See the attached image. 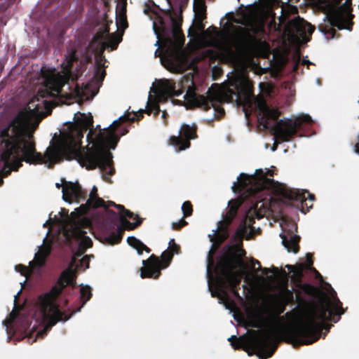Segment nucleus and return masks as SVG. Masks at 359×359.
<instances>
[{
    "label": "nucleus",
    "instance_id": "obj_1",
    "mask_svg": "<svg viewBox=\"0 0 359 359\" xmlns=\"http://www.w3.org/2000/svg\"><path fill=\"white\" fill-rule=\"evenodd\" d=\"M79 114L81 117L75 114L74 123H70L68 131L62 133L60 139L48 147L42 156L36 151L34 136L28 131L31 110L20 111L0 133V157L4 163L0 175L7 177L12 170L18 171L23 161L29 164L48 163V167L52 168L64 159H76L86 169H95L102 155V140H98V144L90 150L81 147L83 132L93 127V120L92 116Z\"/></svg>",
    "mask_w": 359,
    "mask_h": 359
},
{
    "label": "nucleus",
    "instance_id": "obj_2",
    "mask_svg": "<svg viewBox=\"0 0 359 359\" xmlns=\"http://www.w3.org/2000/svg\"><path fill=\"white\" fill-rule=\"evenodd\" d=\"M333 299L332 304L330 298H326L325 304L316 306L307 312L304 320L283 329L281 339L292 344L294 348L317 341L320 337L323 324L327 320L337 323L344 313L342 303L335 291H333Z\"/></svg>",
    "mask_w": 359,
    "mask_h": 359
},
{
    "label": "nucleus",
    "instance_id": "obj_3",
    "mask_svg": "<svg viewBox=\"0 0 359 359\" xmlns=\"http://www.w3.org/2000/svg\"><path fill=\"white\" fill-rule=\"evenodd\" d=\"M233 87L222 91L218 88L217 84L215 83L208 90L206 96L198 94L194 86L189 87L184 96V105L189 109L198 108L203 111H208L212 107L215 111V116L220 119L225 114L224 108L220 106L222 102H236L239 104L251 103L252 91L247 83L240 82L236 83Z\"/></svg>",
    "mask_w": 359,
    "mask_h": 359
},
{
    "label": "nucleus",
    "instance_id": "obj_4",
    "mask_svg": "<svg viewBox=\"0 0 359 359\" xmlns=\"http://www.w3.org/2000/svg\"><path fill=\"white\" fill-rule=\"evenodd\" d=\"M160 106L156 101H149L147 103V109H140L137 113H133L131 116L130 114H124L120 116L117 120L114 121L108 128H104L103 130H100L96 135L95 140L92 139L93 142V145L89 147H86L85 151L90 150L98 144V140H102V155L100 160L97 161V166L102 172V179L109 183L111 182V176L115 173V168L113 165L112 154L109 151V149H114L119 141V137L116 134V130H118L121 125L124 122H135L140 121L143 118L144 112H146L148 115L154 112L156 115H158L160 112Z\"/></svg>",
    "mask_w": 359,
    "mask_h": 359
},
{
    "label": "nucleus",
    "instance_id": "obj_5",
    "mask_svg": "<svg viewBox=\"0 0 359 359\" xmlns=\"http://www.w3.org/2000/svg\"><path fill=\"white\" fill-rule=\"evenodd\" d=\"M75 259L73 258L67 268L62 271L49 292L39 295L40 309L46 320L44 332L50 330L57 323L67 321L70 316L61 311L55 303L57 298L62 293L67 286L72 288L76 286V269L74 268Z\"/></svg>",
    "mask_w": 359,
    "mask_h": 359
},
{
    "label": "nucleus",
    "instance_id": "obj_6",
    "mask_svg": "<svg viewBox=\"0 0 359 359\" xmlns=\"http://www.w3.org/2000/svg\"><path fill=\"white\" fill-rule=\"evenodd\" d=\"M260 109L262 112L260 123L270 129L276 140L280 142H290L298 131L313 122L311 117L307 114L294 119L278 120L280 111L278 109L270 108L265 102L260 106Z\"/></svg>",
    "mask_w": 359,
    "mask_h": 359
},
{
    "label": "nucleus",
    "instance_id": "obj_7",
    "mask_svg": "<svg viewBox=\"0 0 359 359\" xmlns=\"http://www.w3.org/2000/svg\"><path fill=\"white\" fill-rule=\"evenodd\" d=\"M76 51L72 50L66 55L65 62L62 63L64 74L60 73L53 74L47 76L43 82V88H40L37 93V96L45 97H57L65 96L62 94L63 86L68 83L69 80L73 78L72 67L73 63L77 61ZM76 79V78H75Z\"/></svg>",
    "mask_w": 359,
    "mask_h": 359
},
{
    "label": "nucleus",
    "instance_id": "obj_8",
    "mask_svg": "<svg viewBox=\"0 0 359 359\" xmlns=\"http://www.w3.org/2000/svg\"><path fill=\"white\" fill-rule=\"evenodd\" d=\"M243 266V261L219 259L215 269L217 273V288L212 292V296L219 297L220 292L227 295L224 290L226 286L229 288H240L241 277L236 269Z\"/></svg>",
    "mask_w": 359,
    "mask_h": 359
},
{
    "label": "nucleus",
    "instance_id": "obj_9",
    "mask_svg": "<svg viewBox=\"0 0 359 359\" xmlns=\"http://www.w3.org/2000/svg\"><path fill=\"white\" fill-rule=\"evenodd\" d=\"M233 34H229V32L225 34L226 39V50L229 54L232 53V47L238 51L248 50L257 43L256 34L263 31L262 27H252L250 29L230 25Z\"/></svg>",
    "mask_w": 359,
    "mask_h": 359
},
{
    "label": "nucleus",
    "instance_id": "obj_10",
    "mask_svg": "<svg viewBox=\"0 0 359 359\" xmlns=\"http://www.w3.org/2000/svg\"><path fill=\"white\" fill-rule=\"evenodd\" d=\"M340 0H311L314 6L326 14L329 25H320L318 28L325 34H331L332 37L336 34V27H344V18L341 9H334V3H339Z\"/></svg>",
    "mask_w": 359,
    "mask_h": 359
},
{
    "label": "nucleus",
    "instance_id": "obj_11",
    "mask_svg": "<svg viewBox=\"0 0 359 359\" xmlns=\"http://www.w3.org/2000/svg\"><path fill=\"white\" fill-rule=\"evenodd\" d=\"M238 181L237 187L239 190L246 191L250 196H255L264 189H270L275 184L273 179L266 177L262 169L256 170L253 175L241 173Z\"/></svg>",
    "mask_w": 359,
    "mask_h": 359
},
{
    "label": "nucleus",
    "instance_id": "obj_12",
    "mask_svg": "<svg viewBox=\"0 0 359 359\" xmlns=\"http://www.w3.org/2000/svg\"><path fill=\"white\" fill-rule=\"evenodd\" d=\"M173 253L169 250L163 252L160 258L152 254L147 260H143L140 276L142 278L157 279L161 274V269H166L171 263Z\"/></svg>",
    "mask_w": 359,
    "mask_h": 359
},
{
    "label": "nucleus",
    "instance_id": "obj_13",
    "mask_svg": "<svg viewBox=\"0 0 359 359\" xmlns=\"http://www.w3.org/2000/svg\"><path fill=\"white\" fill-rule=\"evenodd\" d=\"M241 205V202L238 200H231L229 202L228 210L225 216L222 220L218 222L217 228L213 231L214 235L210 236L211 241L221 244L229 238V226L236 216Z\"/></svg>",
    "mask_w": 359,
    "mask_h": 359
},
{
    "label": "nucleus",
    "instance_id": "obj_14",
    "mask_svg": "<svg viewBox=\"0 0 359 359\" xmlns=\"http://www.w3.org/2000/svg\"><path fill=\"white\" fill-rule=\"evenodd\" d=\"M251 348L253 353L261 359H266L273 355L277 345L273 343L271 333L265 332L262 334L252 338Z\"/></svg>",
    "mask_w": 359,
    "mask_h": 359
},
{
    "label": "nucleus",
    "instance_id": "obj_15",
    "mask_svg": "<svg viewBox=\"0 0 359 359\" xmlns=\"http://www.w3.org/2000/svg\"><path fill=\"white\" fill-rule=\"evenodd\" d=\"M243 238L244 236L234 233L231 237V241L234 243L229 244L224 248L219 259L243 261V257L246 255L245 250L243 248Z\"/></svg>",
    "mask_w": 359,
    "mask_h": 359
},
{
    "label": "nucleus",
    "instance_id": "obj_16",
    "mask_svg": "<svg viewBox=\"0 0 359 359\" xmlns=\"http://www.w3.org/2000/svg\"><path fill=\"white\" fill-rule=\"evenodd\" d=\"M196 130V125L190 126L188 124H183L179 136H171L170 143L179 150H184L190 147V140L197 137Z\"/></svg>",
    "mask_w": 359,
    "mask_h": 359
},
{
    "label": "nucleus",
    "instance_id": "obj_17",
    "mask_svg": "<svg viewBox=\"0 0 359 359\" xmlns=\"http://www.w3.org/2000/svg\"><path fill=\"white\" fill-rule=\"evenodd\" d=\"M64 186L62 187V198L64 201L71 202L75 200L77 202L85 200L87 192L79 183L66 182L65 179L62 180Z\"/></svg>",
    "mask_w": 359,
    "mask_h": 359
},
{
    "label": "nucleus",
    "instance_id": "obj_18",
    "mask_svg": "<svg viewBox=\"0 0 359 359\" xmlns=\"http://www.w3.org/2000/svg\"><path fill=\"white\" fill-rule=\"evenodd\" d=\"M87 232L78 224H74L67 231V236L79 241V248L85 251L93 246V241L86 236Z\"/></svg>",
    "mask_w": 359,
    "mask_h": 359
},
{
    "label": "nucleus",
    "instance_id": "obj_19",
    "mask_svg": "<svg viewBox=\"0 0 359 359\" xmlns=\"http://www.w3.org/2000/svg\"><path fill=\"white\" fill-rule=\"evenodd\" d=\"M280 193L281 196L285 199L301 203L302 212L304 213L306 212L304 210V208H306V211H309L313 207V203H310V201L307 203L306 196L304 193H300L299 189L283 187L280 189Z\"/></svg>",
    "mask_w": 359,
    "mask_h": 359
},
{
    "label": "nucleus",
    "instance_id": "obj_20",
    "mask_svg": "<svg viewBox=\"0 0 359 359\" xmlns=\"http://www.w3.org/2000/svg\"><path fill=\"white\" fill-rule=\"evenodd\" d=\"M290 26L292 32L303 39H306L308 35L311 36L315 30L314 27L299 17L291 20Z\"/></svg>",
    "mask_w": 359,
    "mask_h": 359
},
{
    "label": "nucleus",
    "instance_id": "obj_21",
    "mask_svg": "<svg viewBox=\"0 0 359 359\" xmlns=\"http://www.w3.org/2000/svg\"><path fill=\"white\" fill-rule=\"evenodd\" d=\"M117 209L119 210L122 223L128 225V229H134L142 223V218L129 210L126 209L123 205H118Z\"/></svg>",
    "mask_w": 359,
    "mask_h": 359
},
{
    "label": "nucleus",
    "instance_id": "obj_22",
    "mask_svg": "<svg viewBox=\"0 0 359 359\" xmlns=\"http://www.w3.org/2000/svg\"><path fill=\"white\" fill-rule=\"evenodd\" d=\"M280 236L282 238L283 245L288 252H293L294 253H297L299 252V243L300 241L299 236L292 234V232H290L288 236L284 233H280Z\"/></svg>",
    "mask_w": 359,
    "mask_h": 359
},
{
    "label": "nucleus",
    "instance_id": "obj_23",
    "mask_svg": "<svg viewBox=\"0 0 359 359\" xmlns=\"http://www.w3.org/2000/svg\"><path fill=\"white\" fill-rule=\"evenodd\" d=\"M285 268L293 273L291 276V280L294 287L302 283L304 276V270L306 269L304 264L299 263L296 265L287 264Z\"/></svg>",
    "mask_w": 359,
    "mask_h": 359
},
{
    "label": "nucleus",
    "instance_id": "obj_24",
    "mask_svg": "<svg viewBox=\"0 0 359 359\" xmlns=\"http://www.w3.org/2000/svg\"><path fill=\"white\" fill-rule=\"evenodd\" d=\"M351 0H340L339 3H334V9H341V13H343L344 18V22L343 23L344 27H337L339 29H347L351 30L352 24H350L348 19L346 15L348 13L351 11Z\"/></svg>",
    "mask_w": 359,
    "mask_h": 359
},
{
    "label": "nucleus",
    "instance_id": "obj_25",
    "mask_svg": "<svg viewBox=\"0 0 359 359\" xmlns=\"http://www.w3.org/2000/svg\"><path fill=\"white\" fill-rule=\"evenodd\" d=\"M73 93L77 98V102L81 104L85 101L91 100L96 93L92 91L88 86H85L83 88H80L78 84L75 86Z\"/></svg>",
    "mask_w": 359,
    "mask_h": 359
},
{
    "label": "nucleus",
    "instance_id": "obj_26",
    "mask_svg": "<svg viewBox=\"0 0 359 359\" xmlns=\"http://www.w3.org/2000/svg\"><path fill=\"white\" fill-rule=\"evenodd\" d=\"M86 205L93 208H104L107 209L105 201L98 196L97 189L95 186H93L90 193V197L86 203Z\"/></svg>",
    "mask_w": 359,
    "mask_h": 359
},
{
    "label": "nucleus",
    "instance_id": "obj_27",
    "mask_svg": "<svg viewBox=\"0 0 359 359\" xmlns=\"http://www.w3.org/2000/svg\"><path fill=\"white\" fill-rule=\"evenodd\" d=\"M104 62L105 58L102 55L96 59L93 79L95 80L97 83H102L106 76Z\"/></svg>",
    "mask_w": 359,
    "mask_h": 359
},
{
    "label": "nucleus",
    "instance_id": "obj_28",
    "mask_svg": "<svg viewBox=\"0 0 359 359\" xmlns=\"http://www.w3.org/2000/svg\"><path fill=\"white\" fill-rule=\"evenodd\" d=\"M123 229L118 226L115 230H112L106 234L105 240L110 245L119 243L123 237Z\"/></svg>",
    "mask_w": 359,
    "mask_h": 359
},
{
    "label": "nucleus",
    "instance_id": "obj_29",
    "mask_svg": "<svg viewBox=\"0 0 359 359\" xmlns=\"http://www.w3.org/2000/svg\"><path fill=\"white\" fill-rule=\"evenodd\" d=\"M127 242L129 245L135 248L139 255H142L143 251L149 253L151 249L145 245L142 241L134 236H129L127 238Z\"/></svg>",
    "mask_w": 359,
    "mask_h": 359
},
{
    "label": "nucleus",
    "instance_id": "obj_30",
    "mask_svg": "<svg viewBox=\"0 0 359 359\" xmlns=\"http://www.w3.org/2000/svg\"><path fill=\"white\" fill-rule=\"evenodd\" d=\"M273 299L272 308L273 310L276 313L277 315L283 313L286 308L287 302H285L281 299V297L278 296L276 294L271 295Z\"/></svg>",
    "mask_w": 359,
    "mask_h": 359
},
{
    "label": "nucleus",
    "instance_id": "obj_31",
    "mask_svg": "<svg viewBox=\"0 0 359 359\" xmlns=\"http://www.w3.org/2000/svg\"><path fill=\"white\" fill-rule=\"evenodd\" d=\"M297 289L294 290L297 295H300V290L303 291L305 294L309 296H314L317 292V288L310 283H301L300 284L295 286Z\"/></svg>",
    "mask_w": 359,
    "mask_h": 359
},
{
    "label": "nucleus",
    "instance_id": "obj_32",
    "mask_svg": "<svg viewBox=\"0 0 359 359\" xmlns=\"http://www.w3.org/2000/svg\"><path fill=\"white\" fill-rule=\"evenodd\" d=\"M50 253L49 250L40 251L35 255L34 259L29 262V267H34V265L41 267L44 265L46 258Z\"/></svg>",
    "mask_w": 359,
    "mask_h": 359
},
{
    "label": "nucleus",
    "instance_id": "obj_33",
    "mask_svg": "<svg viewBox=\"0 0 359 359\" xmlns=\"http://www.w3.org/2000/svg\"><path fill=\"white\" fill-rule=\"evenodd\" d=\"M228 340L230 341L231 345L233 349H243L244 351H247L246 348L243 347L245 342V336L237 337L235 335H232L231 337L228 339Z\"/></svg>",
    "mask_w": 359,
    "mask_h": 359
},
{
    "label": "nucleus",
    "instance_id": "obj_34",
    "mask_svg": "<svg viewBox=\"0 0 359 359\" xmlns=\"http://www.w3.org/2000/svg\"><path fill=\"white\" fill-rule=\"evenodd\" d=\"M121 39L118 38L116 35L113 34L107 39V41L102 43V46L104 48L106 46L109 47L111 50H116L118 43L121 42Z\"/></svg>",
    "mask_w": 359,
    "mask_h": 359
},
{
    "label": "nucleus",
    "instance_id": "obj_35",
    "mask_svg": "<svg viewBox=\"0 0 359 359\" xmlns=\"http://www.w3.org/2000/svg\"><path fill=\"white\" fill-rule=\"evenodd\" d=\"M172 20V36L175 39H178L179 38L182 37V43L184 42V35L182 34V29L180 28L181 24L177 22V20L174 18H171Z\"/></svg>",
    "mask_w": 359,
    "mask_h": 359
},
{
    "label": "nucleus",
    "instance_id": "obj_36",
    "mask_svg": "<svg viewBox=\"0 0 359 359\" xmlns=\"http://www.w3.org/2000/svg\"><path fill=\"white\" fill-rule=\"evenodd\" d=\"M92 297L91 288L88 285L81 286L80 289V297L83 306Z\"/></svg>",
    "mask_w": 359,
    "mask_h": 359
},
{
    "label": "nucleus",
    "instance_id": "obj_37",
    "mask_svg": "<svg viewBox=\"0 0 359 359\" xmlns=\"http://www.w3.org/2000/svg\"><path fill=\"white\" fill-rule=\"evenodd\" d=\"M277 294L278 296L281 297L280 298L283 302H287V305L294 301L293 292L287 288L282 292Z\"/></svg>",
    "mask_w": 359,
    "mask_h": 359
},
{
    "label": "nucleus",
    "instance_id": "obj_38",
    "mask_svg": "<svg viewBox=\"0 0 359 359\" xmlns=\"http://www.w3.org/2000/svg\"><path fill=\"white\" fill-rule=\"evenodd\" d=\"M182 210L184 217H190L193 213V205L189 201L184 202L182 205Z\"/></svg>",
    "mask_w": 359,
    "mask_h": 359
},
{
    "label": "nucleus",
    "instance_id": "obj_39",
    "mask_svg": "<svg viewBox=\"0 0 359 359\" xmlns=\"http://www.w3.org/2000/svg\"><path fill=\"white\" fill-rule=\"evenodd\" d=\"M168 83L170 81H168ZM168 92L171 96L177 97L183 93L182 89L176 90L175 89V83H169L167 86Z\"/></svg>",
    "mask_w": 359,
    "mask_h": 359
},
{
    "label": "nucleus",
    "instance_id": "obj_40",
    "mask_svg": "<svg viewBox=\"0 0 359 359\" xmlns=\"http://www.w3.org/2000/svg\"><path fill=\"white\" fill-rule=\"evenodd\" d=\"M312 257L313 255L311 253H307L306 255V263L304 264L306 265V269L312 271H315L316 273H317L318 276H320V274L316 271V269L314 267H313V262Z\"/></svg>",
    "mask_w": 359,
    "mask_h": 359
},
{
    "label": "nucleus",
    "instance_id": "obj_41",
    "mask_svg": "<svg viewBox=\"0 0 359 359\" xmlns=\"http://www.w3.org/2000/svg\"><path fill=\"white\" fill-rule=\"evenodd\" d=\"M247 229H248V226H247L246 220L242 221L240 223V224H239L238 227L237 228L235 233L245 237V234L247 233Z\"/></svg>",
    "mask_w": 359,
    "mask_h": 359
},
{
    "label": "nucleus",
    "instance_id": "obj_42",
    "mask_svg": "<svg viewBox=\"0 0 359 359\" xmlns=\"http://www.w3.org/2000/svg\"><path fill=\"white\" fill-rule=\"evenodd\" d=\"M187 224H188V222L184 219L182 218L178 222L172 223V229L175 231H179L182 227L187 226Z\"/></svg>",
    "mask_w": 359,
    "mask_h": 359
},
{
    "label": "nucleus",
    "instance_id": "obj_43",
    "mask_svg": "<svg viewBox=\"0 0 359 359\" xmlns=\"http://www.w3.org/2000/svg\"><path fill=\"white\" fill-rule=\"evenodd\" d=\"M205 18V13L203 11H201L197 20V27L198 29L201 31L203 30L205 28V25L203 23V20Z\"/></svg>",
    "mask_w": 359,
    "mask_h": 359
},
{
    "label": "nucleus",
    "instance_id": "obj_44",
    "mask_svg": "<svg viewBox=\"0 0 359 359\" xmlns=\"http://www.w3.org/2000/svg\"><path fill=\"white\" fill-rule=\"evenodd\" d=\"M15 270L22 275L25 276L27 272L29 271V268L23 264H18L15 266Z\"/></svg>",
    "mask_w": 359,
    "mask_h": 359
},
{
    "label": "nucleus",
    "instance_id": "obj_45",
    "mask_svg": "<svg viewBox=\"0 0 359 359\" xmlns=\"http://www.w3.org/2000/svg\"><path fill=\"white\" fill-rule=\"evenodd\" d=\"M109 32V29L108 27H106L104 31L101 33H97L93 38L95 41L102 40L104 38V34H108Z\"/></svg>",
    "mask_w": 359,
    "mask_h": 359
},
{
    "label": "nucleus",
    "instance_id": "obj_46",
    "mask_svg": "<svg viewBox=\"0 0 359 359\" xmlns=\"http://www.w3.org/2000/svg\"><path fill=\"white\" fill-rule=\"evenodd\" d=\"M300 193H304L305 196H306V199L308 198L310 201V203H313L315 200V195L313 194H311L309 191L305 190V191H300Z\"/></svg>",
    "mask_w": 359,
    "mask_h": 359
},
{
    "label": "nucleus",
    "instance_id": "obj_47",
    "mask_svg": "<svg viewBox=\"0 0 359 359\" xmlns=\"http://www.w3.org/2000/svg\"><path fill=\"white\" fill-rule=\"evenodd\" d=\"M170 252H172L174 254H179L180 252V246L175 243V245H172L170 248H168Z\"/></svg>",
    "mask_w": 359,
    "mask_h": 359
},
{
    "label": "nucleus",
    "instance_id": "obj_48",
    "mask_svg": "<svg viewBox=\"0 0 359 359\" xmlns=\"http://www.w3.org/2000/svg\"><path fill=\"white\" fill-rule=\"evenodd\" d=\"M247 222V226H250L255 223V219L253 217L248 216V215H246L243 221Z\"/></svg>",
    "mask_w": 359,
    "mask_h": 359
},
{
    "label": "nucleus",
    "instance_id": "obj_49",
    "mask_svg": "<svg viewBox=\"0 0 359 359\" xmlns=\"http://www.w3.org/2000/svg\"><path fill=\"white\" fill-rule=\"evenodd\" d=\"M212 253V251H210L209 254H208V273H209V270H210V265H212V266L214 265V261H213Z\"/></svg>",
    "mask_w": 359,
    "mask_h": 359
},
{
    "label": "nucleus",
    "instance_id": "obj_50",
    "mask_svg": "<svg viewBox=\"0 0 359 359\" xmlns=\"http://www.w3.org/2000/svg\"><path fill=\"white\" fill-rule=\"evenodd\" d=\"M262 271L264 274H268L269 273H271V272H278V269L277 267H273L272 269L271 270L270 269H268V268H264L262 269Z\"/></svg>",
    "mask_w": 359,
    "mask_h": 359
},
{
    "label": "nucleus",
    "instance_id": "obj_51",
    "mask_svg": "<svg viewBox=\"0 0 359 359\" xmlns=\"http://www.w3.org/2000/svg\"><path fill=\"white\" fill-rule=\"evenodd\" d=\"M299 64H300V57H298V58L296 60V61L294 62V63L293 65V67H292L293 72H297V70L299 69Z\"/></svg>",
    "mask_w": 359,
    "mask_h": 359
},
{
    "label": "nucleus",
    "instance_id": "obj_52",
    "mask_svg": "<svg viewBox=\"0 0 359 359\" xmlns=\"http://www.w3.org/2000/svg\"><path fill=\"white\" fill-rule=\"evenodd\" d=\"M241 13L242 17L245 19H248L251 16V13L249 11L242 10Z\"/></svg>",
    "mask_w": 359,
    "mask_h": 359
},
{
    "label": "nucleus",
    "instance_id": "obj_53",
    "mask_svg": "<svg viewBox=\"0 0 359 359\" xmlns=\"http://www.w3.org/2000/svg\"><path fill=\"white\" fill-rule=\"evenodd\" d=\"M240 288H229V290H231V292H232V294H233V296L236 298H238L240 299L241 298V296L239 294V292H238V290Z\"/></svg>",
    "mask_w": 359,
    "mask_h": 359
},
{
    "label": "nucleus",
    "instance_id": "obj_54",
    "mask_svg": "<svg viewBox=\"0 0 359 359\" xmlns=\"http://www.w3.org/2000/svg\"><path fill=\"white\" fill-rule=\"evenodd\" d=\"M212 29V32H213V34L216 35V36H218L219 34V32L218 30V28L215 27V26H211L210 28H208L207 29V32L210 29Z\"/></svg>",
    "mask_w": 359,
    "mask_h": 359
},
{
    "label": "nucleus",
    "instance_id": "obj_55",
    "mask_svg": "<svg viewBox=\"0 0 359 359\" xmlns=\"http://www.w3.org/2000/svg\"><path fill=\"white\" fill-rule=\"evenodd\" d=\"M120 130H121V133H120L121 136H123V135H126L128 132V129L126 128H121Z\"/></svg>",
    "mask_w": 359,
    "mask_h": 359
},
{
    "label": "nucleus",
    "instance_id": "obj_56",
    "mask_svg": "<svg viewBox=\"0 0 359 359\" xmlns=\"http://www.w3.org/2000/svg\"><path fill=\"white\" fill-rule=\"evenodd\" d=\"M355 153L359 154V135H358V141L355 145Z\"/></svg>",
    "mask_w": 359,
    "mask_h": 359
},
{
    "label": "nucleus",
    "instance_id": "obj_57",
    "mask_svg": "<svg viewBox=\"0 0 359 359\" xmlns=\"http://www.w3.org/2000/svg\"><path fill=\"white\" fill-rule=\"evenodd\" d=\"M175 243H175L174 238L170 239V241H169V243H168L169 244L168 248H170L171 246H172V245H175Z\"/></svg>",
    "mask_w": 359,
    "mask_h": 359
},
{
    "label": "nucleus",
    "instance_id": "obj_58",
    "mask_svg": "<svg viewBox=\"0 0 359 359\" xmlns=\"http://www.w3.org/2000/svg\"><path fill=\"white\" fill-rule=\"evenodd\" d=\"M108 203H109V206H114V207H116V208H117V206H118V205H120L119 204H116V203H115L114 202H113V201H109V202H108Z\"/></svg>",
    "mask_w": 359,
    "mask_h": 359
},
{
    "label": "nucleus",
    "instance_id": "obj_59",
    "mask_svg": "<svg viewBox=\"0 0 359 359\" xmlns=\"http://www.w3.org/2000/svg\"><path fill=\"white\" fill-rule=\"evenodd\" d=\"M121 20L122 22L127 23V22H126V15H125V14H123V15L121 17Z\"/></svg>",
    "mask_w": 359,
    "mask_h": 359
},
{
    "label": "nucleus",
    "instance_id": "obj_60",
    "mask_svg": "<svg viewBox=\"0 0 359 359\" xmlns=\"http://www.w3.org/2000/svg\"><path fill=\"white\" fill-rule=\"evenodd\" d=\"M3 178H4V177L2 176V175H0V187L2 186L4 184Z\"/></svg>",
    "mask_w": 359,
    "mask_h": 359
},
{
    "label": "nucleus",
    "instance_id": "obj_61",
    "mask_svg": "<svg viewBox=\"0 0 359 359\" xmlns=\"http://www.w3.org/2000/svg\"><path fill=\"white\" fill-rule=\"evenodd\" d=\"M168 41L172 46H174V41L171 39H168Z\"/></svg>",
    "mask_w": 359,
    "mask_h": 359
},
{
    "label": "nucleus",
    "instance_id": "obj_62",
    "mask_svg": "<svg viewBox=\"0 0 359 359\" xmlns=\"http://www.w3.org/2000/svg\"><path fill=\"white\" fill-rule=\"evenodd\" d=\"M55 187L57 188V189H60L61 187H62V184H60V183H56L55 184Z\"/></svg>",
    "mask_w": 359,
    "mask_h": 359
},
{
    "label": "nucleus",
    "instance_id": "obj_63",
    "mask_svg": "<svg viewBox=\"0 0 359 359\" xmlns=\"http://www.w3.org/2000/svg\"><path fill=\"white\" fill-rule=\"evenodd\" d=\"M255 264H257L259 267L261 266L260 262L258 260H255Z\"/></svg>",
    "mask_w": 359,
    "mask_h": 359
},
{
    "label": "nucleus",
    "instance_id": "obj_64",
    "mask_svg": "<svg viewBox=\"0 0 359 359\" xmlns=\"http://www.w3.org/2000/svg\"><path fill=\"white\" fill-rule=\"evenodd\" d=\"M307 62H309V61H308V60H302V64L303 65H305V64H306Z\"/></svg>",
    "mask_w": 359,
    "mask_h": 359
}]
</instances>
